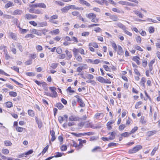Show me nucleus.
I'll list each match as a JSON object with an SVG mask.
<instances>
[{
  "label": "nucleus",
  "mask_w": 160,
  "mask_h": 160,
  "mask_svg": "<svg viewBox=\"0 0 160 160\" xmlns=\"http://www.w3.org/2000/svg\"><path fill=\"white\" fill-rule=\"evenodd\" d=\"M49 89L50 90H51L52 92L54 95H55V94L56 95H57V92L55 91L56 88L55 87H50L49 88Z\"/></svg>",
  "instance_id": "30"
},
{
  "label": "nucleus",
  "mask_w": 160,
  "mask_h": 160,
  "mask_svg": "<svg viewBox=\"0 0 160 160\" xmlns=\"http://www.w3.org/2000/svg\"><path fill=\"white\" fill-rule=\"evenodd\" d=\"M117 25L123 30H125V29H126L125 26L120 22L118 23L117 24Z\"/></svg>",
  "instance_id": "14"
},
{
  "label": "nucleus",
  "mask_w": 160,
  "mask_h": 160,
  "mask_svg": "<svg viewBox=\"0 0 160 160\" xmlns=\"http://www.w3.org/2000/svg\"><path fill=\"white\" fill-rule=\"evenodd\" d=\"M134 70L135 73V74L136 75H137V76H140L141 75L140 73L139 72L137 68H135L134 69Z\"/></svg>",
  "instance_id": "57"
},
{
  "label": "nucleus",
  "mask_w": 160,
  "mask_h": 160,
  "mask_svg": "<svg viewBox=\"0 0 160 160\" xmlns=\"http://www.w3.org/2000/svg\"><path fill=\"white\" fill-rule=\"evenodd\" d=\"M110 133V136L109 137L110 140H112L115 138V135L114 132H112L111 133H109V134Z\"/></svg>",
  "instance_id": "22"
},
{
  "label": "nucleus",
  "mask_w": 160,
  "mask_h": 160,
  "mask_svg": "<svg viewBox=\"0 0 160 160\" xmlns=\"http://www.w3.org/2000/svg\"><path fill=\"white\" fill-rule=\"evenodd\" d=\"M69 6L65 7L61 9V11L63 13L67 12L69 10Z\"/></svg>",
  "instance_id": "15"
},
{
  "label": "nucleus",
  "mask_w": 160,
  "mask_h": 160,
  "mask_svg": "<svg viewBox=\"0 0 160 160\" xmlns=\"http://www.w3.org/2000/svg\"><path fill=\"white\" fill-rule=\"evenodd\" d=\"M80 3L81 4L85 5L87 7H89L90 6V4L89 3L84 0H81Z\"/></svg>",
  "instance_id": "20"
},
{
  "label": "nucleus",
  "mask_w": 160,
  "mask_h": 160,
  "mask_svg": "<svg viewBox=\"0 0 160 160\" xmlns=\"http://www.w3.org/2000/svg\"><path fill=\"white\" fill-rule=\"evenodd\" d=\"M145 78L143 77L142 78L141 81H140V83L141 84L144 86V83L145 82Z\"/></svg>",
  "instance_id": "50"
},
{
  "label": "nucleus",
  "mask_w": 160,
  "mask_h": 160,
  "mask_svg": "<svg viewBox=\"0 0 160 160\" xmlns=\"http://www.w3.org/2000/svg\"><path fill=\"white\" fill-rule=\"evenodd\" d=\"M136 39V41L137 42H139L141 43V37L140 36H138L137 37Z\"/></svg>",
  "instance_id": "64"
},
{
  "label": "nucleus",
  "mask_w": 160,
  "mask_h": 160,
  "mask_svg": "<svg viewBox=\"0 0 160 160\" xmlns=\"http://www.w3.org/2000/svg\"><path fill=\"white\" fill-rule=\"evenodd\" d=\"M56 107H57L59 109H62L63 107V106L60 102L58 103L56 105Z\"/></svg>",
  "instance_id": "32"
},
{
  "label": "nucleus",
  "mask_w": 160,
  "mask_h": 160,
  "mask_svg": "<svg viewBox=\"0 0 160 160\" xmlns=\"http://www.w3.org/2000/svg\"><path fill=\"white\" fill-rule=\"evenodd\" d=\"M125 127L126 126L125 124H122L119 126V129L120 130L122 131L123 130Z\"/></svg>",
  "instance_id": "52"
},
{
  "label": "nucleus",
  "mask_w": 160,
  "mask_h": 160,
  "mask_svg": "<svg viewBox=\"0 0 160 160\" xmlns=\"http://www.w3.org/2000/svg\"><path fill=\"white\" fill-rule=\"evenodd\" d=\"M22 13V11L19 9H17L14 10L13 12V15H21Z\"/></svg>",
  "instance_id": "10"
},
{
  "label": "nucleus",
  "mask_w": 160,
  "mask_h": 160,
  "mask_svg": "<svg viewBox=\"0 0 160 160\" xmlns=\"http://www.w3.org/2000/svg\"><path fill=\"white\" fill-rule=\"evenodd\" d=\"M37 17V15H32L29 13L27 14H25L24 16V18L25 19L28 20L35 19Z\"/></svg>",
  "instance_id": "1"
},
{
  "label": "nucleus",
  "mask_w": 160,
  "mask_h": 160,
  "mask_svg": "<svg viewBox=\"0 0 160 160\" xmlns=\"http://www.w3.org/2000/svg\"><path fill=\"white\" fill-rule=\"evenodd\" d=\"M74 57L78 62H82V58L80 55H78Z\"/></svg>",
  "instance_id": "25"
},
{
  "label": "nucleus",
  "mask_w": 160,
  "mask_h": 160,
  "mask_svg": "<svg viewBox=\"0 0 160 160\" xmlns=\"http://www.w3.org/2000/svg\"><path fill=\"white\" fill-rule=\"evenodd\" d=\"M112 10L113 12H117L118 13H120L121 12V11L115 8H112Z\"/></svg>",
  "instance_id": "58"
},
{
  "label": "nucleus",
  "mask_w": 160,
  "mask_h": 160,
  "mask_svg": "<svg viewBox=\"0 0 160 160\" xmlns=\"http://www.w3.org/2000/svg\"><path fill=\"white\" fill-rule=\"evenodd\" d=\"M118 53L120 55H122L123 54L122 49V48L119 45L118 46Z\"/></svg>",
  "instance_id": "21"
},
{
  "label": "nucleus",
  "mask_w": 160,
  "mask_h": 160,
  "mask_svg": "<svg viewBox=\"0 0 160 160\" xmlns=\"http://www.w3.org/2000/svg\"><path fill=\"white\" fill-rule=\"evenodd\" d=\"M114 122L113 121H111L108 122L107 124V128L108 130H110L112 129L111 124L113 123Z\"/></svg>",
  "instance_id": "11"
},
{
  "label": "nucleus",
  "mask_w": 160,
  "mask_h": 160,
  "mask_svg": "<svg viewBox=\"0 0 160 160\" xmlns=\"http://www.w3.org/2000/svg\"><path fill=\"white\" fill-rule=\"evenodd\" d=\"M56 52L58 54H60L62 52V50L61 48H58L56 49Z\"/></svg>",
  "instance_id": "61"
},
{
  "label": "nucleus",
  "mask_w": 160,
  "mask_h": 160,
  "mask_svg": "<svg viewBox=\"0 0 160 160\" xmlns=\"http://www.w3.org/2000/svg\"><path fill=\"white\" fill-rule=\"evenodd\" d=\"M6 105L7 107L10 108L12 106V103L11 102H6Z\"/></svg>",
  "instance_id": "42"
},
{
  "label": "nucleus",
  "mask_w": 160,
  "mask_h": 160,
  "mask_svg": "<svg viewBox=\"0 0 160 160\" xmlns=\"http://www.w3.org/2000/svg\"><path fill=\"white\" fill-rule=\"evenodd\" d=\"M149 31L150 33H152L154 32V28L152 27H150L149 28Z\"/></svg>",
  "instance_id": "48"
},
{
  "label": "nucleus",
  "mask_w": 160,
  "mask_h": 160,
  "mask_svg": "<svg viewBox=\"0 0 160 160\" xmlns=\"http://www.w3.org/2000/svg\"><path fill=\"white\" fill-rule=\"evenodd\" d=\"M72 51L73 52V54L74 56L78 55V52H79V49H77L75 48H74Z\"/></svg>",
  "instance_id": "31"
},
{
  "label": "nucleus",
  "mask_w": 160,
  "mask_h": 160,
  "mask_svg": "<svg viewBox=\"0 0 160 160\" xmlns=\"http://www.w3.org/2000/svg\"><path fill=\"white\" fill-rule=\"evenodd\" d=\"M140 59V58L137 56L133 57L132 59L133 60L135 61L138 65L140 64V62L139 61Z\"/></svg>",
  "instance_id": "13"
},
{
  "label": "nucleus",
  "mask_w": 160,
  "mask_h": 160,
  "mask_svg": "<svg viewBox=\"0 0 160 160\" xmlns=\"http://www.w3.org/2000/svg\"><path fill=\"white\" fill-rule=\"evenodd\" d=\"M86 66V65L85 64L84 65L78 68L77 69V71L80 72L82 70L86 69L87 68L86 67H85Z\"/></svg>",
  "instance_id": "9"
},
{
  "label": "nucleus",
  "mask_w": 160,
  "mask_h": 160,
  "mask_svg": "<svg viewBox=\"0 0 160 160\" xmlns=\"http://www.w3.org/2000/svg\"><path fill=\"white\" fill-rule=\"evenodd\" d=\"M99 19L97 18L96 17H94L91 19V21L95 23H97L98 22Z\"/></svg>",
  "instance_id": "54"
},
{
  "label": "nucleus",
  "mask_w": 160,
  "mask_h": 160,
  "mask_svg": "<svg viewBox=\"0 0 160 160\" xmlns=\"http://www.w3.org/2000/svg\"><path fill=\"white\" fill-rule=\"evenodd\" d=\"M25 129L24 128H22V127H17L16 128V130L19 132H22L24 130H25Z\"/></svg>",
  "instance_id": "40"
},
{
  "label": "nucleus",
  "mask_w": 160,
  "mask_h": 160,
  "mask_svg": "<svg viewBox=\"0 0 160 160\" xmlns=\"http://www.w3.org/2000/svg\"><path fill=\"white\" fill-rule=\"evenodd\" d=\"M4 142L6 146H10L12 144V143L9 141H5Z\"/></svg>",
  "instance_id": "47"
},
{
  "label": "nucleus",
  "mask_w": 160,
  "mask_h": 160,
  "mask_svg": "<svg viewBox=\"0 0 160 160\" xmlns=\"http://www.w3.org/2000/svg\"><path fill=\"white\" fill-rule=\"evenodd\" d=\"M55 3L61 6H64V4L63 2L58 1H56L55 2Z\"/></svg>",
  "instance_id": "56"
},
{
  "label": "nucleus",
  "mask_w": 160,
  "mask_h": 160,
  "mask_svg": "<svg viewBox=\"0 0 160 160\" xmlns=\"http://www.w3.org/2000/svg\"><path fill=\"white\" fill-rule=\"evenodd\" d=\"M89 46H92L96 48H98V46L97 44L96 43L94 42L89 43Z\"/></svg>",
  "instance_id": "27"
},
{
  "label": "nucleus",
  "mask_w": 160,
  "mask_h": 160,
  "mask_svg": "<svg viewBox=\"0 0 160 160\" xmlns=\"http://www.w3.org/2000/svg\"><path fill=\"white\" fill-rule=\"evenodd\" d=\"M97 79L100 82L103 83L104 82V79L103 77L99 76L97 78Z\"/></svg>",
  "instance_id": "26"
},
{
  "label": "nucleus",
  "mask_w": 160,
  "mask_h": 160,
  "mask_svg": "<svg viewBox=\"0 0 160 160\" xmlns=\"http://www.w3.org/2000/svg\"><path fill=\"white\" fill-rule=\"evenodd\" d=\"M31 32L33 33L36 34L38 36H41L42 35L41 33L39 30L33 29L31 30Z\"/></svg>",
  "instance_id": "5"
},
{
  "label": "nucleus",
  "mask_w": 160,
  "mask_h": 160,
  "mask_svg": "<svg viewBox=\"0 0 160 160\" xmlns=\"http://www.w3.org/2000/svg\"><path fill=\"white\" fill-rule=\"evenodd\" d=\"M130 134H129V133H128V132H125L123 133H122L121 134V136L122 137H128Z\"/></svg>",
  "instance_id": "46"
},
{
  "label": "nucleus",
  "mask_w": 160,
  "mask_h": 160,
  "mask_svg": "<svg viewBox=\"0 0 160 160\" xmlns=\"http://www.w3.org/2000/svg\"><path fill=\"white\" fill-rule=\"evenodd\" d=\"M13 6H14L13 3L12 2L9 1L6 4H5V8H8L10 7Z\"/></svg>",
  "instance_id": "12"
},
{
  "label": "nucleus",
  "mask_w": 160,
  "mask_h": 160,
  "mask_svg": "<svg viewBox=\"0 0 160 160\" xmlns=\"http://www.w3.org/2000/svg\"><path fill=\"white\" fill-rule=\"evenodd\" d=\"M59 32V30L58 29H56L55 30L50 31V33H53L55 34H58Z\"/></svg>",
  "instance_id": "37"
},
{
  "label": "nucleus",
  "mask_w": 160,
  "mask_h": 160,
  "mask_svg": "<svg viewBox=\"0 0 160 160\" xmlns=\"http://www.w3.org/2000/svg\"><path fill=\"white\" fill-rule=\"evenodd\" d=\"M94 134V132H88L84 133L82 134L83 135H88V136L92 135Z\"/></svg>",
  "instance_id": "51"
},
{
  "label": "nucleus",
  "mask_w": 160,
  "mask_h": 160,
  "mask_svg": "<svg viewBox=\"0 0 160 160\" xmlns=\"http://www.w3.org/2000/svg\"><path fill=\"white\" fill-rule=\"evenodd\" d=\"M9 94L11 97H15L17 96V93L14 92H10Z\"/></svg>",
  "instance_id": "43"
},
{
  "label": "nucleus",
  "mask_w": 160,
  "mask_h": 160,
  "mask_svg": "<svg viewBox=\"0 0 160 160\" xmlns=\"http://www.w3.org/2000/svg\"><path fill=\"white\" fill-rule=\"evenodd\" d=\"M38 6L39 7L43 8H46V6L45 4L44 3L42 2L38 3Z\"/></svg>",
  "instance_id": "29"
},
{
  "label": "nucleus",
  "mask_w": 160,
  "mask_h": 160,
  "mask_svg": "<svg viewBox=\"0 0 160 160\" xmlns=\"http://www.w3.org/2000/svg\"><path fill=\"white\" fill-rule=\"evenodd\" d=\"M58 63H53L51 64L50 67L53 69H55L57 68L58 66Z\"/></svg>",
  "instance_id": "33"
},
{
  "label": "nucleus",
  "mask_w": 160,
  "mask_h": 160,
  "mask_svg": "<svg viewBox=\"0 0 160 160\" xmlns=\"http://www.w3.org/2000/svg\"><path fill=\"white\" fill-rule=\"evenodd\" d=\"M138 127L137 126L133 128L132 130L130 132L129 134L132 133H133L138 130Z\"/></svg>",
  "instance_id": "44"
},
{
  "label": "nucleus",
  "mask_w": 160,
  "mask_h": 160,
  "mask_svg": "<svg viewBox=\"0 0 160 160\" xmlns=\"http://www.w3.org/2000/svg\"><path fill=\"white\" fill-rule=\"evenodd\" d=\"M69 119L70 121H75L77 120V119L75 116H71L69 117Z\"/></svg>",
  "instance_id": "39"
},
{
  "label": "nucleus",
  "mask_w": 160,
  "mask_h": 160,
  "mask_svg": "<svg viewBox=\"0 0 160 160\" xmlns=\"http://www.w3.org/2000/svg\"><path fill=\"white\" fill-rule=\"evenodd\" d=\"M86 17L90 19H92L94 17H96V15L93 13H90L89 14H86Z\"/></svg>",
  "instance_id": "7"
},
{
  "label": "nucleus",
  "mask_w": 160,
  "mask_h": 160,
  "mask_svg": "<svg viewBox=\"0 0 160 160\" xmlns=\"http://www.w3.org/2000/svg\"><path fill=\"white\" fill-rule=\"evenodd\" d=\"M17 46L18 47L19 50L21 52H22L23 51V49L22 48V46L21 44L19 43H18L17 44Z\"/></svg>",
  "instance_id": "49"
},
{
  "label": "nucleus",
  "mask_w": 160,
  "mask_h": 160,
  "mask_svg": "<svg viewBox=\"0 0 160 160\" xmlns=\"http://www.w3.org/2000/svg\"><path fill=\"white\" fill-rule=\"evenodd\" d=\"M58 16L57 15H54L51 16L49 18V21L52 22V20L58 18Z\"/></svg>",
  "instance_id": "24"
},
{
  "label": "nucleus",
  "mask_w": 160,
  "mask_h": 160,
  "mask_svg": "<svg viewBox=\"0 0 160 160\" xmlns=\"http://www.w3.org/2000/svg\"><path fill=\"white\" fill-rule=\"evenodd\" d=\"M156 132L155 130L149 131L147 132V135L148 137H150L155 134Z\"/></svg>",
  "instance_id": "17"
},
{
  "label": "nucleus",
  "mask_w": 160,
  "mask_h": 160,
  "mask_svg": "<svg viewBox=\"0 0 160 160\" xmlns=\"http://www.w3.org/2000/svg\"><path fill=\"white\" fill-rule=\"evenodd\" d=\"M110 18L114 21H116L119 20L118 17L116 15L110 16Z\"/></svg>",
  "instance_id": "16"
},
{
  "label": "nucleus",
  "mask_w": 160,
  "mask_h": 160,
  "mask_svg": "<svg viewBox=\"0 0 160 160\" xmlns=\"http://www.w3.org/2000/svg\"><path fill=\"white\" fill-rule=\"evenodd\" d=\"M5 52V58L6 60H8L9 59L11 58L10 56L8 54V52L6 50V52L5 51V50H4Z\"/></svg>",
  "instance_id": "34"
},
{
  "label": "nucleus",
  "mask_w": 160,
  "mask_h": 160,
  "mask_svg": "<svg viewBox=\"0 0 160 160\" xmlns=\"http://www.w3.org/2000/svg\"><path fill=\"white\" fill-rule=\"evenodd\" d=\"M75 97L77 98V101L79 103L80 106L81 107H83L85 106V104L82 100L80 98V97L78 95H76Z\"/></svg>",
  "instance_id": "2"
},
{
  "label": "nucleus",
  "mask_w": 160,
  "mask_h": 160,
  "mask_svg": "<svg viewBox=\"0 0 160 160\" xmlns=\"http://www.w3.org/2000/svg\"><path fill=\"white\" fill-rule=\"evenodd\" d=\"M134 48H135L138 50H139L140 51H143V50L142 49L141 47L138 46L137 45H135L134 46Z\"/></svg>",
  "instance_id": "53"
},
{
  "label": "nucleus",
  "mask_w": 160,
  "mask_h": 160,
  "mask_svg": "<svg viewBox=\"0 0 160 160\" xmlns=\"http://www.w3.org/2000/svg\"><path fill=\"white\" fill-rule=\"evenodd\" d=\"M33 151H28L27 152L25 153H23L20 155H19V157H24L25 155H27L30 154H31L32 153Z\"/></svg>",
  "instance_id": "18"
},
{
  "label": "nucleus",
  "mask_w": 160,
  "mask_h": 160,
  "mask_svg": "<svg viewBox=\"0 0 160 160\" xmlns=\"http://www.w3.org/2000/svg\"><path fill=\"white\" fill-rule=\"evenodd\" d=\"M95 1L97 3L101 5H102L104 2V1H102V0H101V1H99L98 0H95Z\"/></svg>",
  "instance_id": "60"
},
{
  "label": "nucleus",
  "mask_w": 160,
  "mask_h": 160,
  "mask_svg": "<svg viewBox=\"0 0 160 160\" xmlns=\"http://www.w3.org/2000/svg\"><path fill=\"white\" fill-rule=\"evenodd\" d=\"M69 9H76V10H83V8L80 7L79 8L78 7H76L74 5H69Z\"/></svg>",
  "instance_id": "4"
},
{
  "label": "nucleus",
  "mask_w": 160,
  "mask_h": 160,
  "mask_svg": "<svg viewBox=\"0 0 160 160\" xmlns=\"http://www.w3.org/2000/svg\"><path fill=\"white\" fill-rule=\"evenodd\" d=\"M142 102L141 101L138 102L135 105V108H136L137 109L140 108V105H141Z\"/></svg>",
  "instance_id": "45"
},
{
  "label": "nucleus",
  "mask_w": 160,
  "mask_h": 160,
  "mask_svg": "<svg viewBox=\"0 0 160 160\" xmlns=\"http://www.w3.org/2000/svg\"><path fill=\"white\" fill-rule=\"evenodd\" d=\"M28 113L30 116L32 117H33L35 115L33 111L32 110H29L28 111Z\"/></svg>",
  "instance_id": "28"
},
{
  "label": "nucleus",
  "mask_w": 160,
  "mask_h": 160,
  "mask_svg": "<svg viewBox=\"0 0 160 160\" xmlns=\"http://www.w3.org/2000/svg\"><path fill=\"white\" fill-rule=\"evenodd\" d=\"M78 141H79V145H78L79 146H82V144L85 143L86 142V141L85 140H82L81 139H78Z\"/></svg>",
  "instance_id": "41"
},
{
  "label": "nucleus",
  "mask_w": 160,
  "mask_h": 160,
  "mask_svg": "<svg viewBox=\"0 0 160 160\" xmlns=\"http://www.w3.org/2000/svg\"><path fill=\"white\" fill-rule=\"evenodd\" d=\"M65 52L66 53L67 56V60L70 59L72 57V55L71 54V52L69 51L68 50H66L65 51Z\"/></svg>",
  "instance_id": "6"
},
{
  "label": "nucleus",
  "mask_w": 160,
  "mask_h": 160,
  "mask_svg": "<svg viewBox=\"0 0 160 160\" xmlns=\"http://www.w3.org/2000/svg\"><path fill=\"white\" fill-rule=\"evenodd\" d=\"M140 122L142 124H146L147 121L144 119V117L142 116L141 118Z\"/></svg>",
  "instance_id": "23"
},
{
  "label": "nucleus",
  "mask_w": 160,
  "mask_h": 160,
  "mask_svg": "<svg viewBox=\"0 0 160 160\" xmlns=\"http://www.w3.org/2000/svg\"><path fill=\"white\" fill-rule=\"evenodd\" d=\"M142 149V147L140 145H137L133 148V150H139Z\"/></svg>",
  "instance_id": "35"
},
{
  "label": "nucleus",
  "mask_w": 160,
  "mask_h": 160,
  "mask_svg": "<svg viewBox=\"0 0 160 160\" xmlns=\"http://www.w3.org/2000/svg\"><path fill=\"white\" fill-rule=\"evenodd\" d=\"M50 134L52 137L51 140L52 141H53L56 139V137L55 136V132L53 130H51Z\"/></svg>",
  "instance_id": "8"
},
{
  "label": "nucleus",
  "mask_w": 160,
  "mask_h": 160,
  "mask_svg": "<svg viewBox=\"0 0 160 160\" xmlns=\"http://www.w3.org/2000/svg\"><path fill=\"white\" fill-rule=\"evenodd\" d=\"M10 79L12 81L14 82L17 85L20 86L21 87H22L23 86V85L22 84L18 82V81L15 80V79L11 78H10Z\"/></svg>",
  "instance_id": "36"
},
{
  "label": "nucleus",
  "mask_w": 160,
  "mask_h": 160,
  "mask_svg": "<svg viewBox=\"0 0 160 160\" xmlns=\"http://www.w3.org/2000/svg\"><path fill=\"white\" fill-rule=\"evenodd\" d=\"M133 12H134L135 14H136L137 16H138L139 18H142L143 17V15L140 12L137 10H134L133 11Z\"/></svg>",
  "instance_id": "3"
},
{
  "label": "nucleus",
  "mask_w": 160,
  "mask_h": 160,
  "mask_svg": "<svg viewBox=\"0 0 160 160\" xmlns=\"http://www.w3.org/2000/svg\"><path fill=\"white\" fill-rule=\"evenodd\" d=\"M128 2L124 1H120L118 2V3L123 5H127Z\"/></svg>",
  "instance_id": "59"
},
{
  "label": "nucleus",
  "mask_w": 160,
  "mask_h": 160,
  "mask_svg": "<svg viewBox=\"0 0 160 160\" xmlns=\"http://www.w3.org/2000/svg\"><path fill=\"white\" fill-rule=\"evenodd\" d=\"M58 120L59 121V122L60 123H62L64 119L62 117L60 116L58 117Z\"/></svg>",
  "instance_id": "63"
},
{
  "label": "nucleus",
  "mask_w": 160,
  "mask_h": 160,
  "mask_svg": "<svg viewBox=\"0 0 160 160\" xmlns=\"http://www.w3.org/2000/svg\"><path fill=\"white\" fill-rule=\"evenodd\" d=\"M9 34L11 37L14 40H16L17 38L16 34L13 32H10L9 33Z\"/></svg>",
  "instance_id": "19"
},
{
  "label": "nucleus",
  "mask_w": 160,
  "mask_h": 160,
  "mask_svg": "<svg viewBox=\"0 0 160 160\" xmlns=\"http://www.w3.org/2000/svg\"><path fill=\"white\" fill-rule=\"evenodd\" d=\"M26 74L29 76H35V74L34 73L32 72H26Z\"/></svg>",
  "instance_id": "55"
},
{
  "label": "nucleus",
  "mask_w": 160,
  "mask_h": 160,
  "mask_svg": "<svg viewBox=\"0 0 160 160\" xmlns=\"http://www.w3.org/2000/svg\"><path fill=\"white\" fill-rule=\"evenodd\" d=\"M18 27L19 28V30L21 32V33H26L27 31H28V30L26 29H22L21 28H20L19 26H18Z\"/></svg>",
  "instance_id": "38"
},
{
  "label": "nucleus",
  "mask_w": 160,
  "mask_h": 160,
  "mask_svg": "<svg viewBox=\"0 0 160 160\" xmlns=\"http://www.w3.org/2000/svg\"><path fill=\"white\" fill-rule=\"evenodd\" d=\"M72 14L74 16H78V15H79V12L77 11L73 12H72Z\"/></svg>",
  "instance_id": "62"
}]
</instances>
